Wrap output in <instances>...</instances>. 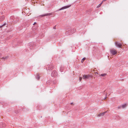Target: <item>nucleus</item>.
<instances>
[{
  "instance_id": "obj_12",
  "label": "nucleus",
  "mask_w": 128,
  "mask_h": 128,
  "mask_svg": "<svg viewBox=\"0 0 128 128\" xmlns=\"http://www.w3.org/2000/svg\"><path fill=\"white\" fill-rule=\"evenodd\" d=\"M40 74L38 73L37 74H36V78L38 80H39L40 79Z\"/></svg>"
},
{
  "instance_id": "obj_9",
  "label": "nucleus",
  "mask_w": 128,
  "mask_h": 128,
  "mask_svg": "<svg viewBox=\"0 0 128 128\" xmlns=\"http://www.w3.org/2000/svg\"><path fill=\"white\" fill-rule=\"evenodd\" d=\"M52 14V13H46L44 14H43L41 15V16L42 17L43 16H50Z\"/></svg>"
},
{
  "instance_id": "obj_18",
  "label": "nucleus",
  "mask_w": 128,
  "mask_h": 128,
  "mask_svg": "<svg viewBox=\"0 0 128 128\" xmlns=\"http://www.w3.org/2000/svg\"><path fill=\"white\" fill-rule=\"evenodd\" d=\"M57 82V81L56 80H54L53 82V83L54 84H56Z\"/></svg>"
},
{
  "instance_id": "obj_14",
  "label": "nucleus",
  "mask_w": 128,
  "mask_h": 128,
  "mask_svg": "<svg viewBox=\"0 0 128 128\" xmlns=\"http://www.w3.org/2000/svg\"><path fill=\"white\" fill-rule=\"evenodd\" d=\"M126 106H127V104H124L122 105V108H125V107H126Z\"/></svg>"
},
{
  "instance_id": "obj_22",
  "label": "nucleus",
  "mask_w": 128,
  "mask_h": 128,
  "mask_svg": "<svg viewBox=\"0 0 128 128\" xmlns=\"http://www.w3.org/2000/svg\"><path fill=\"white\" fill-rule=\"evenodd\" d=\"M102 4V3H101L98 6H97V8H98L100 7Z\"/></svg>"
},
{
  "instance_id": "obj_25",
  "label": "nucleus",
  "mask_w": 128,
  "mask_h": 128,
  "mask_svg": "<svg viewBox=\"0 0 128 128\" xmlns=\"http://www.w3.org/2000/svg\"><path fill=\"white\" fill-rule=\"evenodd\" d=\"M122 108L121 106H119L118 107V109L120 108Z\"/></svg>"
},
{
  "instance_id": "obj_6",
  "label": "nucleus",
  "mask_w": 128,
  "mask_h": 128,
  "mask_svg": "<svg viewBox=\"0 0 128 128\" xmlns=\"http://www.w3.org/2000/svg\"><path fill=\"white\" fill-rule=\"evenodd\" d=\"M71 6V5H69V6H64V7H62L61 8L59 9L58 10H64V9H65L66 8H68L69 7H70Z\"/></svg>"
},
{
  "instance_id": "obj_8",
  "label": "nucleus",
  "mask_w": 128,
  "mask_h": 128,
  "mask_svg": "<svg viewBox=\"0 0 128 128\" xmlns=\"http://www.w3.org/2000/svg\"><path fill=\"white\" fill-rule=\"evenodd\" d=\"M19 18L18 17L15 16L14 17V21L15 22H18L19 20Z\"/></svg>"
},
{
  "instance_id": "obj_3",
  "label": "nucleus",
  "mask_w": 128,
  "mask_h": 128,
  "mask_svg": "<svg viewBox=\"0 0 128 128\" xmlns=\"http://www.w3.org/2000/svg\"><path fill=\"white\" fill-rule=\"evenodd\" d=\"M115 44L116 46L117 47L120 48H122V45L120 43L117 42H116Z\"/></svg>"
},
{
  "instance_id": "obj_4",
  "label": "nucleus",
  "mask_w": 128,
  "mask_h": 128,
  "mask_svg": "<svg viewBox=\"0 0 128 128\" xmlns=\"http://www.w3.org/2000/svg\"><path fill=\"white\" fill-rule=\"evenodd\" d=\"M57 72L55 70H54L51 73V75L52 76L54 77L57 75Z\"/></svg>"
},
{
  "instance_id": "obj_27",
  "label": "nucleus",
  "mask_w": 128,
  "mask_h": 128,
  "mask_svg": "<svg viewBox=\"0 0 128 128\" xmlns=\"http://www.w3.org/2000/svg\"><path fill=\"white\" fill-rule=\"evenodd\" d=\"M37 24V23H36V22H34V24H33V25H35V24L37 25V24Z\"/></svg>"
},
{
  "instance_id": "obj_1",
  "label": "nucleus",
  "mask_w": 128,
  "mask_h": 128,
  "mask_svg": "<svg viewBox=\"0 0 128 128\" xmlns=\"http://www.w3.org/2000/svg\"><path fill=\"white\" fill-rule=\"evenodd\" d=\"M54 68V66L52 64H50V65H47L46 67V69L47 70L49 71L52 70Z\"/></svg>"
},
{
  "instance_id": "obj_5",
  "label": "nucleus",
  "mask_w": 128,
  "mask_h": 128,
  "mask_svg": "<svg viewBox=\"0 0 128 128\" xmlns=\"http://www.w3.org/2000/svg\"><path fill=\"white\" fill-rule=\"evenodd\" d=\"M110 51L111 54L113 55L115 54L117 52L116 50L113 49L110 50Z\"/></svg>"
},
{
  "instance_id": "obj_20",
  "label": "nucleus",
  "mask_w": 128,
  "mask_h": 128,
  "mask_svg": "<svg viewBox=\"0 0 128 128\" xmlns=\"http://www.w3.org/2000/svg\"><path fill=\"white\" fill-rule=\"evenodd\" d=\"M92 11V10L91 9H90L88 10H86V13H87L88 12H91Z\"/></svg>"
},
{
  "instance_id": "obj_2",
  "label": "nucleus",
  "mask_w": 128,
  "mask_h": 128,
  "mask_svg": "<svg viewBox=\"0 0 128 128\" xmlns=\"http://www.w3.org/2000/svg\"><path fill=\"white\" fill-rule=\"evenodd\" d=\"M83 76V79H88L90 78H92L93 77V76L92 75H90L89 74H88L87 75H84Z\"/></svg>"
},
{
  "instance_id": "obj_29",
  "label": "nucleus",
  "mask_w": 128,
  "mask_h": 128,
  "mask_svg": "<svg viewBox=\"0 0 128 128\" xmlns=\"http://www.w3.org/2000/svg\"><path fill=\"white\" fill-rule=\"evenodd\" d=\"M73 104V103L72 102V103H71V104Z\"/></svg>"
},
{
  "instance_id": "obj_31",
  "label": "nucleus",
  "mask_w": 128,
  "mask_h": 128,
  "mask_svg": "<svg viewBox=\"0 0 128 128\" xmlns=\"http://www.w3.org/2000/svg\"><path fill=\"white\" fill-rule=\"evenodd\" d=\"M103 2H102H102L101 3H102H102Z\"/></svg>"
},
{
  "instance_id": "obj_30",
  "label": "nucleus",
  "mask_w": 128,
  "mask_h": 128,
  "mask_svg": "<svg viewBox=\"0 0 128 128\" xmlns=\"http://www.w3.org/2000/svg\"><path fill=\"white\" fill-rule=\"evenodd\" d=\"M95 74H98V73L97 72H95Z\"/></svg>"
},
{
  "instance_id": "obj_17",
  "label": "nucleus",
  "mask_w": 128,
  "mask_h": 128,
  "mask_svg": "<svg viewBox=\"0 0 128 128\" xmlns=\"http://www.w3.org/2000/svg\"><path fill=\"white\" fill-rule=\"evenodd\" d=\"M86 58H83L81 61V62L82 63L84 61L86 60Z\"/></svg>"
},
{
  "instance_id": "obj_11",
  "label": "nucleus",
  "mask_w": 128,
  "mask_h": 128,
  "mask_svg": "<svg viewBox=\"0 0 128 128\" xmlns=\"http://www.w3.org/2000/svg\"><path fill=\"white\" fill-rule=\"evenodd\" d=\"M38 28V26L37 25H36L35 26H33L32 27V28L33 30H36Z\"/></svg>"
},
{
  "instance_id": "obj_26",
  "label": "nucleus",
  "mask_w": 128,
  "mask_h": 128,
  "mask_svg": "<svg viewBox=\"0 0 128 128\" xmlns=\"http://www.w3.org/2000/svg\"><path fill=\"white\" fill-rule=\"evenodd\" d=\"M56 26H54L53 27V28L54 29H56Z\"/></svg>"
},
{
  "instance_id": "obj_21",
  "label": "nucleus",
  "mask_w": 128,
  "mask_h": 128,
  "mask_svg": "<svg viewBox=\"0 0 128 128\" xmlns=\"http://www.w3.org/2000/svg\"><path fill=\"white\" fill-rule=\"evenodd\" d=\"M6 23H5L4 24H3L2 25V26H0V28H2V27H3V26H5V25H6Z\"/></svg>"
},
{
  "instance_id": "obj_28",
  "label": "nucleus",
  "mask_w": 128,
  "mask_h": 128,
  "mask_svg": "<svg viewBox=\"0 0 128 128\" xmlns=\"http://www.w3.org/2000/svg\"><path fill=\"white\" fill-rule=\"evenodd\" d=\"M106 0H102V2H104V1H106Z\"/></svg>"
},
{
  "instance_id": "obj_16",
  "label": "nucleus",
  "mask_w": 128,
  "mask_h": 128,
  "mask_svg": "<svg viewBox=\"0 0 128 128\" xmlns=\"http://www.w3.org/2000/svg\"><path fill=\"white\" fill-rule=\"evenodd\" d=\"M107 75L106 74L104 73L103 74H102L100 75V76H102L104 77L106 76Z\"/></svg>"
},
{
  "instance_id": "obj_7",
  "label": "nucleus",
  "mask_w": 128,
  "mask_h": 128,
  "mask_svg": "<svg viewBox=\"0 0 128 128\" xmlns=\"http://www.w3.org/2000/svg\"><path fill=\"white\" fill-rule=\"evenodd\" d=\"M106 112H107L106 111L104 112H103L101 113H100L97 114V116L98 117H100L103 116L105 114V113Z\"/></svg>"
},
{
  "instance_id": "obj_10",
  "label": "nucleus",
  "mask_w": 128,
  "mask_h": 128,
  "mask_svg": "<svg viewBox=\"0 0 128 128\" xmlns=\"http://www.w3.org/2000/svg\"><path fill=\"white\" fill-rule=\"evenodd\" d=\"M4 19V16H0V22H2Z\"/></svg>"
},
{
  "instance_id": "obj_15",
  "label": "nucleus",
  "mask_w": 128,
  "mask_h": 128,
  "mask_svg": "<svg viewBox=\"0 0 128 128\" xmlns=\"http://www.w3.org/2000/svg\"><path fill=\"white\" fill-rule=\"evenodd\" d=\"M8 58V56H6L5 57H3L2 58V59H4V60H5L6 59H7Z\"/></svg>"
},
{
  "instance_id": "obj_23",
  "label": "nucleus",
  "mask_w": 128,
  "mask_h": 128,
  "mask_svg": "<svg viewBox=\"0 0 128 128\" xmlns=\"http://www.w3.org/2000/svg\"><path fill=\"white\" fill-rule=\"evenodd\" d=\"M107 98L106 96H104V98H102V100H105Z\"/></svg>"
},
{
  "instance_id": "obj_13",
  "label": "nucleus",
  "mask_w": 128,
  "mask_h": 128,
  "mask_svg": "<svg viewBox=\"0 0 128 128\" xmlns=\"http://www.w3.org/2000/svg\"><path fill=\"white\" fill-rule=\"evenodd\" d=\"M74 31V29H71V30H69L68 31V32L69 33H70V34L71 33H73L74 32H73Z\"/></svg>"
},
{
  "instance_id": "obj_24",
  "label": "nucleus",
  "mask_w": 128,
  "mask_h": 128,
  "mask_svg": "<svg viewBox=\"0 0 128 128\" xmlns=\"http://www.w3.org/2000/svg\"><path fill=\"white\" fill-rule=\"evenodd\" d=\"M82 77H79V80H80V81H81L82 80Z\"/></svg>"
},
{
  "instance_id": "obj_19",
  "label": "nucleus",
  "mask_w": 128,
  "mask_h": 128,
  "mask_svg": "<svg viewBox=\"0 0 128 128\" xmlns=\"http://www.w3.org/2000/svg\"><path fill=\"white\" fill-rule=\"evenodd\" d=\"M64 68L63 67H61L60 68V70L61 72H62L63 71V70Z\"/></svg>"
}]
</instances>
